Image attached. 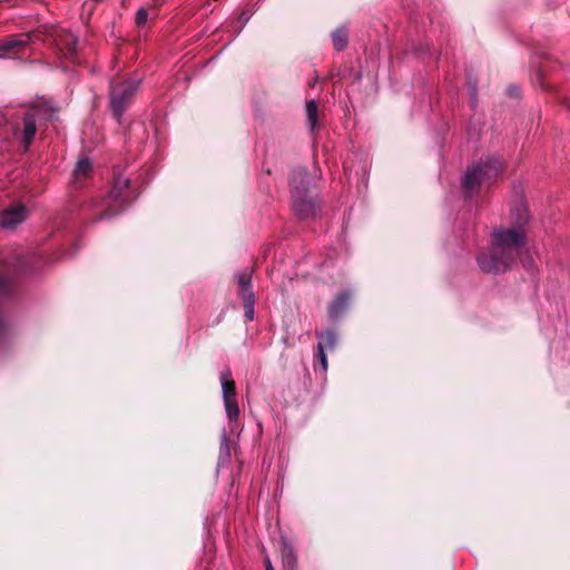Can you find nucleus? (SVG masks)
<instances>
[{
  "label": "nucleus",
  "instance_id": "9d476101",
  "mask_svg": "<svg viewBox=\"0 0 570 570\" xmlns=\"http://www.w3.org/2000/svg\"><path fill=\"white\" fill-rule=\"evenodd\" d=\"M37 132L36 118L32 114H28L23 118V130L22 132L16 130L14 135L20 137L21 142L24 146V150H28L29 146L33 141Z\"/></svg>",
  "mask_w": 570,
  "mask_h": 570
},
{
  "label": "nucleus",
  "instance_id": "6ab92c4d",
  "mask_svg": "<svg viewBox=\"0 0 570 570\" xmlns=\"http://www.w3.org/2000/svg\"><path fill=\"white\" fill-rule=\"evenodd\" d=\"M317 361H318V365H320L321 370L323 372H326L327 371V356L325 354L323 344H317Z\"/></svg>",
  "mask_w": 570,
  "mask_h": 570
},
{
  "label": "nucleus",
  "instance_id": "9b49d317",
  "mask_svg": "<svg viewBox=\"0 0 570 570\" xmlns=\"http://www.w3.org/2000/svg\"><path fill=\"white\" fill-rule=\"evenodd\" d=\"M282 559H283L284 568L286 570H295L296 557L294 554L293 548L285 542L283 543V547H282Z\"/></svg>",
  "mask_w": 570,
  "mask_h": 570
},
{
  "label": "nucleus",
  "instance_id": "5701e85b",
  "mask_svg": "<svg viewBox=\"0 0 570 570\" xmlns=\"http://www.w3.org/2000/svg\"><path fill=\"white\" fill-rule=\"evenodd\" d=\"M510 95H511V96H517L515 90H512V88H511V89H510Z\"/></svg>",
  "mask_w": 570,
  "mask_h": 570
},
{
  "label": "nucleus",
  "instance_id": "39448f33",
  "mask_svg": "<svg viewBox=\"0 0 570 570\" xmlns=\"http://www.w3.org/2000/svg\"><path fill=\"white\" fill-rule=\"evenodd\" d=\"M138 86L139 81L135 80L111 86L110 106L117 119H120L126 107L135 97Z\"/></svg>",
  "mask_w": 570,
  "mask_h": 570
},
{
  "label": "nucleus",
  "instance_id": "a211bd4d",
  "mask_svg": "<svg viewBox=\"0 0 570 570\" xmlns=\"http://www.w3.org/2000/svg\"><path fill=\"white\" fill-rule=\"evenodd\" d=\"M317 336L321 337V341L318 342V344H323L324 345V351L326 348L327 350H333L335 347L336 334L334 332L327 331V332L322 333V334L317 333Z\"/></svg>",
  "mask_w": 570,
  "mask_h": 570
},
{
  "label": "nucleus",
  "instance_id": "423d86ee",
  "mask_svg": "<svg viewBox=\"0 0 570 570\" xmlns=\"http://www.w3.org/2000/svg\"><path fill=\"white\" fill-rule=\"evenodd\" d=\"M129 179L118 177L115 181L112 190L106 199V209L100 218H109L119 213L125 203L128 202L127 190L129 188Z\"/></svg>",
  "mask_w": 570,
  "mask_h": 570
},
{
  "label": "nucleus",
  "instance_id": "f8f14e48",
  "mask_svg": "<svg viewBox=\"0 0 570 570\" xmlns=\"http://www.w3.org/2000/svg\"><path fill=\"white\" fill-rule=\"evenodd\" d=\"M350 297L348 294L343 293L341 294L330 306L328 313L331 317H337L345 306L347 305Z\"/></svg>",
  "mask_w": 570,
  "mask_h": 570
},
{
  "label": "nucleus",
  "instance_id": "f3484780",
  "mask_svg": "<svg viewBox=\"0 0 570 570\" xmlns=\"http://www.w3.org/2000/svg\"><path fill=\"white\" fill-rule=\"evenodd\" d=\"M90 171H91L90 160L87 158H82L77 163L73 174L77 178H80V177H86L87 175H89Z\"/></svg>",
  "mask_w": 570,
  "mask_h": 570
},
{
  "label": "nucleus",
  "instance_id": "ddd939ff",
  "mask_svg": "<svg viewBox=\"0 0 570 570\" xmlns=\"http://www.w3.org/2000/svg\"><path fill=\"white\" fill-rule=\"evenodd\" d=\"M317 112H318V106L315 102V100H309L306 102V116H307V122L312 130H314L317 127Z\"/></svg>",
  "mask_w": 570,
  "mask_h": 570
},
{
  "label": "nucleus",
  "instance_id": "20e7f679",
  "mask_svg": "<svg viewBox=\"0 0 570 570\" xmlns=\"http://www.w3.org/2000/svg\"><path fill=\"white\" fill-rule=\"evenodd\" d=\"M219 380L222 385V395L226 415L230 425V430H234L237 425L240 413L238 402L236 399L235 382L232 379V373L229 370L223 371L220 373Z\"/></svg>",
  "mask_w": 570,
  "mask_h": 570
},
{
  "label": "nucleus",
  "instance_id": "412c9836",
  "mask_svg": "<svg viewBox=\"0 0 570 570\" xmlns=\"http://www.w3.org/2000/svg\"><path fill=\"white\" fill-rule=\"evenodd\" d=\"M522 261V265L527 268V269H530L532 268V265H533V262L530 257H527V258H521Z\"/></svg>",
  "mask_w": 570,
  "mask_h": 570
},
{
  "label": "nucleus",
  "instance_id": "2eb2a0df",
  "mask_svg": "<svg viewBox=\"0 0 570 570\" xmlns=\"http://www.w3.org/2000/svg\"><path fill=\"white\" fill-rule=\"evenodd\" d=\"M255 294L254 293H247V295H244L243 303H244V309H245V317L247 321L254 320L255 314Z\"/></svg>",
  "mask_w": 570,
  "mask_h": 570
},
{
  "label": "nucleus",
  "instance_id": "aec40b11",
  "mask_svg": "<svg viewBox=\"0 0 570 570\" xmlns=\"http://www.w3.org/2000/svg\"><path fill=\"white\" fill-rule=\"evenodd\" d=\"M148 20V11L145 8H140L136 13V24L144 27Z\"/></svg>",
  "mask_w": 570,
  "mask_h": 570
},
{
  "label": "nucleus",
  "instance_id": "1a4fd4ad",
  "mask_svg": "<svg viewBox=\"0 0 570 570\" xmlns=\"http://www.w3.org/2000/svg\"><path fill=\"white\" fill-rule=\"evenodd\" d=\"M77 43V38L70 32L60 33L57 39V46L63 58L71 62H76Z\"/></svg>",
  "mask_w": 570,
  "mask_h": 570
},
{
  "label": "nucleus",
  "instance_id": "f03ea898",
  "mask_svg": "<svg viewBox=\"0 0 570 570\" xmlns=\"http://www.w3.org/2000/svg\"><path fill=\"white\" fill-rule=\"evenodd\" d=\"M291 194L293 209L301 218L314 217L317 213V205L308 195L311 177L305 169H296L291 177Z\"/></svg>",
  "mask_w": 570,
  "mask_h": 570
},
{
  "label": "nucleus",
  "instance_id": "dca6fc26",
  "mask_svg": "<svg viewBox=\"0 0 570 570\" xmlns=\"http://www.w3.org/2000/svg\"><path fill=\"white\" fill-rule=\"evenodd\" d=\"M238 286L242 291V297L244 298V295H247V293H254L252 291V277L250 274L247 272L240 273L237 276Z\"/></svg>",
  "mask_w": 570,
  "mask_h": 570
},
{
  "label": "nucleus",
  "instance_id": "0eeeda50",
  "mask_svg": "<svg viewBox=\"0 0 570 570\" xmlns=\"http://www.w3.org/2000/svg\"><path fill=\"white\" fill-rule=\"evenodd\" d=\"M33 33H20L0 39V58H14L33 41Z\"/></svg>",
  "mask_w": 570,
  "mask_h": 570
},
{
  "label": "nucleus",
  "instance_id": "4468645a",
  "mask_svg": "<svg viewBox=\"0 0 570 570\" xmlns=\"http://www.w3.org/2000/svg\"><path fill=\"white\" fill-rule=\"evenodd\" d=\"M333 45L336 50H343L347 45V31L344 28H338L332 33Z\"/></svg>",
  "mask_w": 570,
  "mask_h": 570
},
{
  "label": "nucleus",
  "instance_id": "f257e3e1",
  "mask_svg": "<svg viewBox=\"0 0 570 570\" xmlns=\"http://www.w3.org/2000/svg\"><path fill=\"white\" fill-rule=\"evenodd\" d=\"M512 217L517 228H498L492 234L491 248L478 256L480 268L485 273H504L521 256V247L527 242V235L522 229L528 222V209L520 203L512 209Z\"/></svg>",
  "mask_w": 570,
  "mask_h": 570
},
{
  "label": "nucleus",
  "instance_id": "4be33fe9",
  "mask_svg": "<svg viewBox=\"0 0 570 570\" xmlns=\"http://www.w3.org/2000/svg\"><path fill=\"white\" fill-rule=\"evenodd\" d=\"M265 570H274L273 564L268 558L265 559Z\"/></svg>",
  "mask_w": 570,
  "mask_h": 570
},
{
  "label": "nucleus",
  "instance_id": "6e6552de",
  "mask_svg": "<svg viewBox=\"0 0 570 570\" xmlns=\"http://www.w3.org/2000/svg\"><path fill=\"white\" fill-rule=\"evenodd\" d=\"M27 208L17 204L4 209L0 215V226L2 228H14L17 225L22 223L27 218Z\"/></svg>",
  "mask_w": 570,
  "mask_h": 570
},
{
  "label": "nucleus",
  "instance_id": "7ed1b4c3",
  "mask_svg": "<svg viewBox=\"0 0 570 570\" xmlns=\"http://www.w3.org/2000/svg\"><path fill=\"white\" fill-rule=\"evenodd\" d=\"M503 169V161L497 156L482 158L479 163L468 169L463 187L466 191H474L482 185L491 183Z\"/></svg>",
  "mask_w": 570,
  "mask_h": 570
}]
</instances>
